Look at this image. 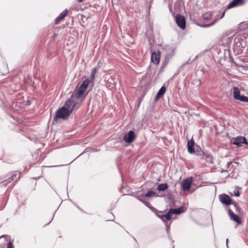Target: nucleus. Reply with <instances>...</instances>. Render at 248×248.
Masks as SVG:
<instances>
[{"mask_svg": "<svg viewBox=\"0 0 248 248\" xmlns=\"http://www.w3.org/2000/svg\"><path fill=\"white\" fill-rule=\"evenodd\" d=\"M81 99L73 94L66 101L64 106L67 108L70 113H71L72 111L77 110L81 106Z\"/></svg>", "mask_w": 248, "mask_h": 248, "instance_id": "obj_1", "label": "nucleus"}, {"mask_svg": "<svg viewBox=\"0 0 248 248\" xmlns=\"http://www.w3.org/2000/svg\"><path fill=\"white\" fill-rule=\"evenodd\" d=\"M70 113H71L67 110L66 107L65 106L62 107L56 111L54 119L56 121H57L58 119L66 120L69 117Z\"/></svg>", "mask_w": 248, "mask_h": 248, "instance_id": "obj_2", "label": "nucleus"}, {"mask_svg": "<svg viewBox=\"0 0 248 248\" xmlns=\"http://www.w3.org/2000/svg\"><path fill=\"white\" fill-rule=\"evenodd\" d=\"M91 82V79H86L84 80L81 85L80 86L78 91L74 94L76 95L77 97L81 99V97L83 96L84 93L87 90L88 86H89L90 83Z\"/></svg>", "mask_w": 248, "mask_h": 248, "instance_id": "obj_3", "label": "nucleus"}, {"mask_svg": "<svg viewBox=\"0 0 248 248\" xmlns=\"http://www.w3.org/2000/svg\"><path fill=\"white\" fill-rule=\"evenodd\" d=\"M91 82V79H86L84 80L81 85L80 86L78 91L74 94L76 95L77 97L81 99V97L83 96L84 93L87 90L88 86H89L90 83Z\"/></svg>", "mask_w": 248, "mask_h": 248, "instance_id": "obj_4", "label": "nucleus"}, {"mask_svg": "<svg viewBox=\"0 0 248 248\" xmlns=\"http://www.w3.org/2000/svg\"><path fill=\"white\" fill-rule=\"evenodd\" d=\"M135 139V135L133 131L130 130L125 134L123 137V140L128 143H131Z\"/></svg>", "mask_w": 248, "mask_h": 248, "instance_id": "obj_5", "label": "nucleus"}, {"mask_svg": "<svg viewBox=\"0 0 248 248\" xmlns=\"http://www.w3.org/2000/svg\"><path fill=\"white\" fill-rule=\"evenodd\" d=\"M175 20L177 25L181 29H184L186 28V20L184 16L181 15H177Z\"/></svg>", "mask_w": 248, "mask_h": 248, "instance_id": "obj_6", "label": "nucleus"}, {"mask_svg": "<svg viewBox=\"0 0 248 248\" xmlns=\"http://www.w3.org/2000/svg\"><path fill=\"white\" fill-rule=\"evenodd\" d=\"M232 143L238 147H241L243 144H248L247 140L244 137H237L235 138Z\"/></svg>", "mask_w": 248, "mask_h": 248, "instance_id": "obj_7", "label": "nucleus"}, {"mask_svg": "<svg viewBox=\"0 0 248 248\" xmlns=\"http://www.w3.org/2000/svg\"><path fill=\"white\" fill-rule=\"evenodd\" d=\"M191 178H187L184 179L181 183L182 189L184 191H188L190 189L191 185Z\"/></svg>", "mask_w": 248, "mask_h": 248, "instance_id": "obj_8", "label": "nucleus"}, {"mask_svg": "<svg viewBox=\"0 0 248 248\" xmlns=\"http://www.w3.org/2000/svg\"><path fill=\"white\" fill-rule=\"evenodd\" d=\"M219 198V201L222 203L226 205H229L231 204V199L228 195L223 194L220 195Z\"/></svg>", "mask_w": 248, "mask_h": 248, "instance_id": "obj_9", "label": "nucleus"}, {"mask_svg": "<svg viewBox=\"0 0 248 248\" xmlns=\"http://www.w3.org/2000/svg\"><path fill=\"white\" fill-rule=\"evenodd\" d=\"M160 59V52L158 51L157 52H154L151 55V61L155 64H158L159 63Z\"/></svg>", "mask_w": 248, "mask_h": 248, "instance_id": "obj_10", "label": "nucleus"}, {"mask_svg": "<svg viewBox=\"0 0 248 248\" xmlns=\"http://www.w3.org/2000/svg\"><path fill=\"white\" fill-rule=\"evenodd\" d=\"M228 215L231 219L235 221L239 224L241 223V221L239 217L236 215L230 209L228 210Z\"/></svg>", "mask_w": 248, "mask_h": 248, "instance_id": "obj_11", "label": "nucleus"}, {"mask_svg": "<svg viewBox=\"0 0 248 248\" xmlns=\"http://www.w3.org/2000/svg\"><path fill=\"white\" fill-rule=\"evenodd\" d=\"M170 213L172 214L179 215L181 213H184L186 211V209L185 207L182 206L178 208L170 209Z\"/></svg>", "mask_w": 248, "mask_h": 248, "instance_id": "obj_12", "label": "nucleus"}, {"mask_svg": "<svg viewBox=\"0 0 248 248\" xmlns=\"http://www.w3.org/2000/svg\"><path fill=\"white\" fill-rule=\"evenodd\" d=\"M244 2V0H233L228 6V8H231L242 5Z\"/></svg>", "mask_w": 248, "mask_h": 248, "instance_id": "obj_13", "label": "nucleus"}, {"mask_svg": "<svg viewBox=\"0 0 248 248\" xmlns=\"http://www.w3.org/2000/svg\"><path fill=\"white\" fill-rule=\"evenodd\" d=\"M194 141L193 140L188 141L187 142V150L190 154H194L195 153L194 149Z\"/></svg>", "mask_w": 248, "mask_h": 248, "instance_id": "obj_14", "label": "nucleus"}, {"mask_svg": "<svg viewBox=\"0 0 248 248\" xmlns=\"http://www.w3.org/2000/svg\"><path fill=\"white\" fill-rule=\"evenodd\" d=\"M68 11L65 9L62 12L59 16L55 19V23L58 24L61 20L63 19L67 15Z\"/></svg>", "mask_w": 248, "mask_h": 248, "instance_id": "obj_15", "label": "nucleus"}, {"mask_svg": "<svg viewBox=\"0 0 248 248\" xmlns=\"http://www.w3.org/2000/svg\"><path fill=\"white\" fill-rule=\"evenodd\" d=\"M166 88L164 86H162L160 89V90H159V91L158 92V93H157V94L156 95V97H155V101H157L161 97L163 96V95L164 94V93L166 92Z\"/></svg>", "mask_w": 248, "mask_h": 248, "instance_id": "obj_16", "label": "nucleus"}, {"mask_svg": "<svg viewBox=\"0 0 248 248\" xmlns=\"http://www.w3.org/2000/svg\"><path fill=\"white\" fill-rule=\"evenodd\" d=\"M161 220L165 223H166L168 220L171 219V214L170 213V210L166 214H164L163 216H161Z\"/></svg>", "mask_w": 248, "mask_h": 248, "instance_id": "obj_17", "label": "nucleus"}, {"mask_svg": "<svg viewBox=\"0 0 248 248\" xmlns=\"http://www.w3.org/2000/svg\"><path fill=\"white\" fill-rule=\"evenodd\" d=\"M233 97L234 99L238 100V99L241 96L240 91L238 87H233Z\"/></svg>", "mask_w": 248, "mask_h": 248, "instance_id": "obj_18", "label": "nucleus"}, {"mask_svg": "<svg viewBox=\"0 0 248 248\" xmlns=\"http://www.w3.org/2000/svg\"><path fill=\"white\" fill-rule=\"evenodd\" d=\"M203 158L207 162L210 163H213V156L210 154H203Z\"/></svg>", "mask_w": 248, "mask_h": 248, "instance_id": "obj_19", "label": "nucleus"}, {"mask_svg": "<svg viewBox=\"0 0 248 248\" xmlns=\"http://www.w3.org/2000/svg\"><path fill=\"white\" fill-rule=\"evenodd\" d=\"M168 188V185L167 184H159L157 187V190L158 191H163Z\"/></svg>", "mask_w": 248, "mask_h": 248, "instance_id": "obj_20", "label": "nucleus"}, {"mask_svg": "<svg viewBox=\"0 0 248 248\" xmlns=\"http://www.w3.org/2000/svg\"><path fill=\"white\" fill-rule=\"evenodd\" d=\"M225 14V11L223 13V14L221 15V16L219 18V19L222 18L224 16ZM218 19V18H216L213 22H212L210 24H207L203 26L204 27H209L215 24V23Z\"/></svg>", "mask_w": 248, "mask_h": 248, "instance_id": "obj_21", "label": "nucleus"}, {"mask_svg": "<svg viewBox=\"0 0 248 248\" xmlns=\"http://www.w3.org/2000/svg\"><path fill=\"white\" fill-rule=\"evenodd\" d=\"M156 192L153 191H148L147 193L144 194L145 197H151V196H155Z\"/></svg>", "mask_w": 248, "mask_h": 248, "instance_id": "obj_22", "label": "nucleus"}, {"mask_svg": "<svg viewBox=\"0 0 248 248\" xmlns=\"http://www.w3.org/2000/svg\"><path fill=\"white\" fill-rule=\"evenodd\" d=\"M212 16V14L210 12H207L203 14V17L204 19L207 20L211 18Z\"/></svg>", "mask_w": 248, "mask_h": 248, "instance_id": "obj_23", "label": "nucleus"}, {"mask_svg": "<svg viewBox=\"0 0 248 248\" xmlns=\"http://www.w3.org/2000/svg\"><path fill=\"white\" fill-rule=\"evenodd\" d=\"M237 100H240L243 102H248V97L244 95H241Z\"/></svg>", "mask_w": 248, "mask_h": 248, "instance_id": "obj_24", "label": "nucleus"}, {"mask_svg": "<svg viewBox=\"0 0 248 248\" xmlns=\"http://www.w3.org/2000/svg\"><path fill=\"white\" fill-rule=\"evenodd\" d=\"M96 71H97V68H94L92 70V71L90 78H91V79L93 80L94 78L95 75V74L96 73Z\"/></svg>", "mask_w": 248, "mask_h": 248, "instance_id": "obj_25", "label": "nucleus"}, {"mask_svg": "<svg viewBox=\"0 0 248 248\" xmlns=\"http://www.w3.org/2000/svg\"><path fill=\"white\" fill-rule=\"evenodd\" d=\"M170 57L171 56H169V57L167 56L166 57L165 60L164 61V62L162 63V67H165L166 66V65L168 63Z\"/></svg>", "mask_w": 248, "mask_h": 248, "instance_id": "obj_26", "label": "nucleus"}, {"mask_svg": "<svg viewBox=\"0 0 248 248\" xmlns=\"http://www.w3.org/2000/svg\"><path fill=\"white\" fill-rule=\"evenodd\" d=\"M155 214H156V215L157 216V217H158L161 219V216H163V215H164V214H163V213L161 211H157Z\"/></svg>", "mask_w": 248, "mask_h": 248, "instance_id": "obj_27", "label": "nucleus"}, {"mask_svg": "<svg viewBox=\"0 0 248 248\" xmlns=\"http://www.w3.org/2000/svg\"><path fill=\"white\" fill-rule=\"evenodd\" d=\"M232 204L235 206L236 210L240 212L241 209L239 208L238 204L237 203H236V202H234Z\"/></svg>", "mask_w": 248, "mask_h": 248, "instance_id": "obj_28", "label": "nucleus"}, {"mask_svg": "<svg viewBox=\"0 0 248 248\" xmlns=\"http://www.w3.org/2000/svg\"><path fill=\"white\" fill-rule=\"evenodd\" d=\"M7 248H14L13 243L11 242H9L7 244Z\"/></svg>", "mask_w": 248, "mask_h": 248, "instance_id": "obj_29", "label": "nucleus"}, {"mask_svg": "<svg viewBox=\"0 0 248 248\" xmlns=\"http://www.w3.org/2000/svg\"><path fill=\"white\" fill-rule=\"evenodd\" d=\"M240 195L239 192L238 190H235L234 191V195L236 197L239 196Z\"/></svg>", "mask_w": 248, "mask_h": 248, "instance_id": "obj_30", "label": "nucleus"}, {"mask_svg": "<svg viewBox=\"0 0 248 248\" xmlns=\"http://www.w3.org/2000/svg\"><path fill=\"white\" fill-rule=\"evenodd\" d=\"M143 202L144 203V204L147 206H148V207L151 208L152 206H151V204L149 202H145L144 201Z\"/></svg>", "mask_w": 248, "mask_h": 248, "instance_id": "obj_31", "label": "nucleus"}, {"mask_svg": "<svg viewBox=\"0 0 248 248\" xmlns=\"http://www.w3.org/2000/svg\"><path fill=\"white\" fill-rule=\"evenodd\" d=\"M144 197H145V196H144V195H142L140 197H138V199L139 200H140V201H141V202H144V201H143V199H142V198H143Z\"/></svg>", "mask_w": 248, "mask_h": 248, "instance_id": "obj_32", "label": "nucleus"}, {"mask_svg": "<svg viewBox=\"0 0 248 248\" xmlns=\"http://www.w3.org/2000/svg\"><path fill=\"white\" fill-rule=\"evenodd\" d=\"M232 164V161H230V162H228L227 164V167L229 168L230 167V166Z\"/></svg>", "mask_w": 248, "mask_h": 248, "instance_id": "obj_33", "label": "nucleus"}, {"mask_svg": "<svg viewBox=\"0 0 248 248\" xmlns=\"http://www.w3.org/2000/svg\"><path fill=\"white\" fill-rule=\"evenodd\" d=\"M166 227H167V232H168L169 229H170V226H168L167 225H166Z\"/></svg>", "mask_w": 248, "mask_h": 248, "instance_id": "obj_34", "label": "nucleus"}, {"mask_svg": "<svg viewBox=\"0 0 248 248\" xmlns=\"http://www.w3.org/2000/svg\"><path fill=\"white\" fill-rule=\"evenodd\" d=\"M228 239L227 238V239H226V245H227V247H228Z\"/></svg>", "mask_w": 248, "mask_h": 248, "instance_id": "obj_35", "label": "nucleus"}, {"mask_svg": "<svg viewBox=\"0 0 248 248\" xmlns=\"http://www.w3.org/2000/svg\"><path fill=\"white\" fill-rule=\"evenodd\" d=\"M79 2H81L83 1V0H77Z\"/></svg>", "mask_w": 248, "mask_h": 248, "instance_id": "obj_36", "label": "nucleus"}, {"mask_svg": "<svg viewBox=\"0 0 248 248\" xmlns=\"http://www.w3.org/2000/svg\"><path fill=\"white\" fill-rule=\"evenodd\" d=\"M4 236V235H1L0 237V238H1V237H3Z\"/></svg>", "mask_w": 248, "mask_h": 248, "instance_id": "obj_37", "label": "nucleus"}, {"mask_svg": "<svg viewBox=\"0 0 248 248\" xmlns=\"http://www.w3.org/2000/svg\"><path fill=\"white\" fill-rule=\"evenodd\" d=\"M3 207H2V208H0V210H2L3 209Z\"/></svg>", "mask_w": 248, "mask_h": 248, "instance_id": "obj_38", "label": "nucleus"}, {"mask_svg": "<svg viewBox=\"0 0 248 248\" xmlns=\"http://www.w3.org/2000/svg\"><path fill=\"white\" fill-rule=\"evenodd\" d=\"M14 176H12V177H13V178H12V179H13V180L14 179Z\"/></svg>", "mask_w": 248, "mask_h": 248, "instance_id": "obj_39", "label": "nucleus"}]
</instances>
